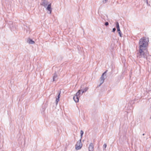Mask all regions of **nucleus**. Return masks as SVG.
I'll list each match as a JSON object with an SVG mask.
<instances>
[{
    "mask_svg": "<svg viewBox=\"0 0 151 151\" xmlns=\"http://www.w3.org/2000/svg\"><path fill=\"white\" fill-rule=\"evenodd\" d=\"M149 41L148 38H146L145 37L140 39L139 42V48L146 49Z\"/></svg>",
    "mask_w": 151,
    "mask_h": 151,
    "instance_id": "f257e3e1",
    "label": "nucleus"
},
{
    "mask_svg": "<svg viewBox=\"0 0 151 151\" xmlns=\"http://www.w3.org/2000/svg\"><path fill=\"white\" fill-rule=\"evenodd\" d=\"M147 51V50L146 49H143V48H139L138 52L137 53V57L140 59H146L147 55L145 53V51Z\"/></svg>",
    "mask_w": 151,
    "mask_h": 151,
    "instance_id": "f03ea898",
    "label": "nucleus"
},
{
    "mask_svg": "<svg viewBox=\"0 0 151 151\" xmlns=\"http://www.w3.org/2000/svg\"><path fill=\"white\" fill-rule=\"evenodd\" d=\"M82 147V144L81 142V139L78 141L76 145V149L77 150L80 149Z\"/></svg>",
    "mask_w": 151,
    "mask_h": 151,
    "instance_id": "7ed1b4c3",
    "label": "nucleus"
},
{
    "mask_svg": "<svg viewBox=\"0 0 151 151\" xmlns=\"http://www.w3.org/2000/svg\"><path fill=\"white\" fill-rule=\"evenodd\" d=\"M40 4L46 8L48 4V2L47 0H42Z\"/></svg>",
    "mask_w": 151,
    "mask_h": 151,
    "instance_id": "20e7f679",
    "label": "nucleus"
},
{
    "mask_svg": "<svg viewBox=\"0 0 151 151\" xmlns=\"http://www.w3.org/2000/svg\"><path fill=\"white\" fill-rule=\"evenodd\" d=\"M51 4L50 3L48 4L46 8V10L49 12V14H51L52 12V8L51 7Z\"/></svg>",
    "mask_w": 151,
    "mask_h": 151,
    "instance_id": "39448f33",
    "label": "nucleus"
},
{
    "mask_svg": "<svg viewBox=\"0 0 151 151\" xmlns=\"http://www.w3.org/2000/svg\"><path fill=\"white\" fill-rule=\"evenodd\" d=\"M94 146L93 145V144L92 143H91L90 144L89 147H88V150L89 151H93V150Z\"/></svg>",
    "mask_w": 151,
    "mask_h": 151,
    "instance_id": "423d86ee",
    "label": "nucleus"
},
{
    "mask_svg": "<svg viewBox=\"0 0 151 151\" xmlns=\"http://www.w3.org/2000/svg\"><path fill=\"white\" fill-rule=\"evenodd\" d=\"M107 71L106 70L102 74L100 78V80L104 81L105 79L104 78V76H106V73Z\"/></svg>",
    "mask_w": 151,
    "mask_h": 151,
    "instance_id": "0eeeda50",
    "label": "nucleus"
},
{
    "mask_svg": "<svg viewBox=\"0 0 151 151\" xmlns=\"http://www.w3.org/2000/svg\"><path fill=\"white\" fill-rule=\"evenodd\" d=\"M30 44H33L35 43V42L30 39H28L27 41Z\"/></svg>",
    "mask_w": 151,
    "mask_h": 151,
    "instance_id": "6e6552de",
    "label": "nucleus"
},
{
    "mask_svg": "<svg viewBox=\"0 0 151 151\" xmlns=\"http://www.w3.org/2000/svg\"><path fill=\"white\" fill-rule=\"evenodd\" d=\"M60 92L58 95V98H56V104H58L59 101V99L60 96Z\"/></svg>",
    "mask_w": 151,
    "mask_h": 151,
    "instance_id": "1a4fd4ad",
    "label": "nucleus"
},
{
    "mask_svg": "<svg viewBox=\"0 0 151 151\" xmlns=\"http://www.w3.org/2000/svg\"><path fill=\"white\" fill-rule=\"evenodd\" d=\"M73 99L75 102H78L79 99L78 97V96H74L73 97Z\"/></svg>",
    "mask_w": 151,
    "mask_h": 151,
    "instance_id": "9d476101",
    "label": "nucleus"
},
{
    "mask_svg": "<svg viewBox=\"0 0 151 151\" xmlns=\"http://www.w3.org/2000/svg\"><path fill=\"white\" fill-rule=\"evenodd\" d=\"M116 28L117 31H119L120 29L119 28V25L118 22H117L116 23Z\"/></svg>",
    "mask_w": 151,
    "mask_h": 151,
    "instance_id": "9b49d317",
    "label": "nucleus"
},
{
    "mask_svg": "<svg viewBox=\"0 0 151 151\" xmlns=\"http://www.w3.org/2000/svg\"><path fill=\"white\" fill-rule=\"evenodd\" d=\"M81 90H80L78 91L76 93V95L75 96H78V97H79V95L81 94Z\"/></svg>",
    "mask_w": 151,
    "mask_h": 151,
    "instance_id": "f8f14e48",
    "label": "nucleus"
},
{
    "mask_svg": "<svg viewBox=\"0 0 151 151\" xmlns=\"http://www.w3.org/2000/svg\"><path fill=\"white\" fill-rule=\"evenodd\" d=\"M57 75L56 73H55L53 77V81H55L57 79Z\"/></svg>",
    "mask_w": 151,
    "mask_h": 151,
    "instance_id": "ddd939ff",
    "label": "nucleus"
},
{
    "mask_svg": "<svg viewBox=\"0 0 151 151\" xmlns=\"http://www.w3.org/2000/svg\"><path fill=\"white\" fill-rule=\"evenodd\" d=\"M81 139H82L83 137V132L82 130L81 131Z\"/></svg>",
    "mask_w": 151,
    "mask_h": 151,
    "instance_id": "4468645a",
    "label": "nucleus"
},
{
    "mask_svg": "<svg viewBox=\"0 0 151 151\" xmlns=\"http://www.w3.org/2000/svg\"><path fill=\"white\" fill-rule=\"evenodd\" d=\"M104 81L102 80H100V84L99 86V87L101 85L104 83Z\"/></svg>",
    "mask_w": 151,
    "mask_h": 151,
    "instance_id": "2eb2a0df",
    "label": "nucleus"
},
{
    "mask_svg": "<svg viewBox=\"0 0 151 151\" xmlns=\"http://www.w3.org/2000/svg\"><path fill=\"white\" fill-rule=\"evenodd\" d=\"M118 33L119 34V36L121 37H122V33L120 31H120H118Z\"/></svg>",
    "mask_w": 151,
    "mask_h": 151,
    "instance_id": "dca6fc26",
    "label": "nucleus"
},
{
    "mask_svg": "<svg viewBox=\"0 0 151 151\" xmlns=\"http://www.w3.org/2000/svg\"><path fill=\"white\" fill-rule=\"evenodd\" d=\"M88 89V87H86L85 88L83 91H84V92H86Z\"/></svg>",
    "mask_w": 151,
    "mask_h": 151,
    "instance_id": "f3484780",
    "label": "nucleus"
},
{
    "mask_svg": "<svg viewBox=\"0 0 151 151\" xmlns=\"http://www.w3.org/2000/svg\"><path fill=\"white\" fill-rule=\"evenodd\" d=\"M108 0H104L102 1V2L103 4H105L106 3Z\"/></svg>",
    "mask_w": 151,
    "mask_h": 151,
    "instance_id": "a211bd4d",
    "label": "nucleus"
},
{
    "mask_svg": "<svg viewBox=\"0 0 151 151\" xmlns=\"http://www.w3.org/2000/svg\"><path fill=\"white\" fill-rule=\"evenodd\" d=\"M107 147V145L106 144H104L103 145V148H104L105 149Z\"/></svg>",
    "mask_w": 151,
    "mask_h": 151,
    "instance_id": "6ab92c4d",
    "label": "nucleus"
},
{
    "mask_svg": "<svg viewBox=\"0 0 151 151\" xmlns=\"http://www.w3.org/2000/svg\"><path fill=\"white\" fill-rule=\"evenodd\" d=\"M109 25V23L108 22H106L105 23V25L106 26H108Z\"/></svg>",
    "mask_w": 151,
    "mask_h": 151,
    "instance_id": "aec40b11",
    "label": "nucleus"
},
{
    "mask_svg": "<svg viewBox=\"0 0 151 151\" xmlns=\"http://www.w3.org/2000/svg\"><path fill=\"white\" fill-rule=\"evenodd\" d=\"M116 29L115 28H114L113 29H112V32H114L115 31H116Z\"/></svg>",
    "mask_w": 151,
    "mask_h": 151,
    "instance_id": "412c9836",
    "label": "nucleus"
},
{
    "mask_svg": "<svg viewBox=\"0 0 151 151\" xmlns=\"http://www.w3.org/2000/svg\"><path fill=\"white\" fill-rule=\"evenodd\" d=\"M81 90L82 91V92L81 93V95H82L83 93H84V91H82V90Z\"/></svg>",
    "mask_w": 151,
    "mask_h": 151,
    "instance_id": "4be33fe9",
    "label": "nucleus"
},
{
    "mask_svg": "<svg viewBox=\"0 0 151 151\" xmlns=\"http://www.w3.org/2000/svg\"><path fill=\"white\" fill-rule=\"evenodd\" d=\"M145 134H142V135H143V136H144V135H145Z\"/></svg>",
    "mask_w": 151,
    "mask_h": 151,
    "instance_id": "5701e85b",
    "label": "nucleus"
},
{
    "mask_svg": "<svg viewBox=\"0 0 151 151\" xmlns=\"http://www.w3.org/2000/svg\"><path fill=\"white\" fill-rule=\"evenodd\" d=\"M147 4L148 3L147 1Z\"/></svg>",
    "mask_w": 151,
    "mask_h": 151,
    "instance_id": "b1692460",
    "label": "nucleus"
}]
</instances>
